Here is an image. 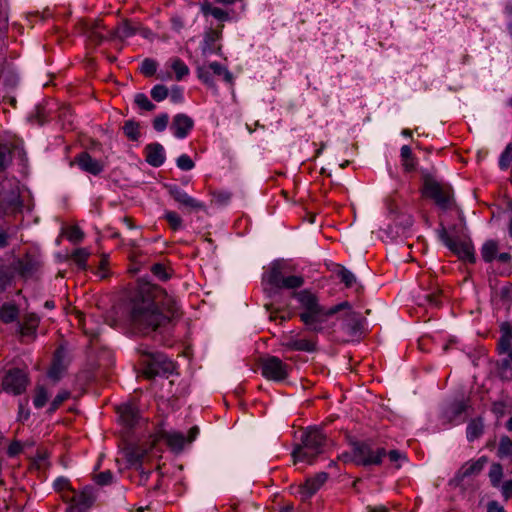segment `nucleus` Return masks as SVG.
I'll list each match as a JSON object with an SVG mask.
<instances>
[{
    "mask_svg": "<svg viewBox=\"0 0 512 512\" xmlns=\"http://www.w3.org/2000/svg\"><path fill=\"white\" fill-rule=\"evenodd\" d=\"M385 456L386 450L384 448H374L365 442L357 443L353 447V461L357 465H379Z\"/></svg>",
    "mask_w": 512,
    "mask_h": 512,
    "instance_id": "0eeeda50",
    "label": "nucleus"
},
{
    "mask_svg": "<svg viewBox=\"0 0 512 512\" xmlns=\"http://www.w3.org/2000/svg\"><path fill=\"white\" fill-rule=\"evenodd\" d=\"M337 275L340 278L341 282H343L347 288L352 287L356 282L355 275L343 266L340 267V269L337 272Z\"/></svg>",
    "mask_w": 512,
    "mask_h": 512,
    "instance_id": "37998d69",
    "label": "nucleus"
},
{
    "mask_svg": "<svg viewBox=\"0 0 512 512\" xmlns=\"http://www.w3.org/2000/svg\"><path fill=\"white\" fill-rule=\"evenodd\" d=\"M89 256L90 253L87 249L78 248L71 254V259L78 266V268L81 270H86Z\"/></svg>",
    "mask_w": 512,
    "mask_h": 512,
    "instance_id": "2f4dec72",
    "label": "nucleus"
},
{
    "mask_svg": "<svg viewBox=\"0 0 512 512\" xmlns=\"http://www.w3.org/2000/svg\"><path fill=\"white\" fill-rule=\"evenodd\" d=\"M168 122H169V116L167 113L159 114L153 120V128L157 132H162L166 129Z\"/></svg>",
    "mask_w": 512,
    "mask_h": 512,
    "instance_id": "864d4df0",
    "label": "nucleus"
},
{
    "mask_svg": "<svg viewBox=\"0 0 512 512\" xmlns=\"http://www.w3.org/2000/svg\"><path fill=\"white\" fill-rule=\"evenodd\" d=\"M326 446L327 436L323 431L317 427H309L301 435V443L292 451L293 461L313 464L317 457L324 453Z\"/></svg>",
    "mask_w": 512,
    "mask_h": 512,
    "instance_id": "7ed1b4c3",
    "label": "nucleus"
},
{
    "mask_svg": "<svg viewBox=\"0 0 512 512\" xmlns=\"http://www.w3.org/2000/svg\"><path fill=\"white\" fill-rule=\"evenodd\" d=\"M137 33V28L129 21H124L112 32V36L121 40L129 38Z\"/></svg>",
    "mask_w": 512,
    "mask_h": 512,
    "instance_id": "bb28decb",
    "label": "nucleus"
},
{
    "mask_svg": "<svg viewBox=\"0 0 512 512\" xmlns=\"http://www.w3.org/2000/svg\"><path fill=\"white\" fill-rule=\"evenodd\" d=\"M484 431V424L481 418L473 419L468 423L466 437L469 442L478 439Z\"/></svg>",
    "mask_w": 512,
    "mask_h": 512,
    "instance_id": "a878e982",
    "label": "nucleus"
},
{
    "mask_svg": "<svg viewBox=\"0 0 512 512\" xmlns=\"http://www.w3.org/2000/svg\"><path fill=\"white\" fill-rule=\"evenodd\" d=\"M141 354L143 374L146 378L169 377L175 371V365L162 353L149 351L147 348L138 349Z\"/></svg>",
    "mask_w": 512,
    "mask_h": 512,
    "instance_id": "39448f33",
    "label": "nucleus"
},
{
    "mask_svg": "<svg viewBox=\"0 0 512 512\" xmlns=\"http://www.w3.org/2000/svg\"><path fill=\"white\" fill-rule=\"evenodd\" d=\"M498 455L500 457L512 455V440L508 436H502L500 438L498 446Z\"/></svg>",
    "mask_w": 512,
    "mask_h": 512,
    "instance_id": "79ce46f5",
    "label": "nucleus"
},
{
    "mask_svg": "<svg viewBox=\"0 0 512 512\" xmlns=\"http://www.w3.org/2000/svg\"><path fill=\"white\" fill-rule=\"evenodd\" d=\"M168 445L173 449H182L185 443V438L181 433H171L167 437Z\"/></svg>",
    "mask_w": 512,
    "mask_h": 512,
    "instance_id": "de8ad7c7",
    "label": "nucleus"
},
{
    "mask_svg": "<svg viewBox=\"0 0 512 512\" xmlns=\"http://www.w3.org/2000/svg\"><path fill=\"white\" fill-rule=\"evenodd\" d=\"M262 375L272 381L281 382L288 378L291 366L276 356H268L260 363Z\"/></svg>",
    "mask_w": 512,
    "mask_h": 512,
    "instance_id": "1a4fd4ad",
    "label": "nucleus"
},
{
    "mask_svg": "<svg viewBox=\"0 0 512 512\" xmlns=\"http://www.w3.org/2000/svg\"><path fill=\"white\" fill-rule=\"evenodd\" d=\"M170 100L173 103H182L184 100L183 88L179 86H173L170 91Z\"/></svg>",
    "mask_w": 512,
    "mask_h": 512,
    "instance_id": "13d9d810",
    "label": "nucleus"
},
{
    "mask_svg": "<svg viewBox=\"0 0 512 512\" xmlns=\"http://www.w3.org/2000/svg\"><path fill=\"white\" fill-rule=\"evenodd\" d=\"M169 193L171 197L182 206H185V204L191 197L184 190L180 189L178 186L175 185L169 188Z\"/></svg>",
    "mask_w": 512,
    "mask_h": 512,
    "instance_id": "58836bf2",
    "label": "nucleus"
},
{
    "mask_svg": "<svg viewBox=\"0 0 512 512\" xmlns=\"http://www.w3.org/2000/svg\"><path fill=\"white\" fill-rule=\"evenodd\" d=\"M69 501L71 503L70 507L68 508L69 512H83L85 509L92 505L94 497L91 489L85 488L78 493L72 491V496Z\"/></svg>",
    "mask_w": 512,
    "mask_h": 512,
    "instance_id": "4468645a",
    "label": "nucleus"
},
{
    "mask_svg": "<svg viewBox=\"0 0 512 512\" xmlns=\"http://www.w3.org/2000/svg\"><path fill=\"white\" fill-rule=\"evenodd\" d=\"M169 65H170L171 69L173 70V72L175 73V77H176L177 81L182 80L190 72L189 67L180 58H177V57L171 58L169 60Z\"/></svg>",
    "mask_w": 512,
    "mask_h": 512,
    "instance_id": "cd10ccee",
    "label": "nucleus"
},
{
    "mask_svg": "<svg viewBox=\"0 0 512 512\" xmlns=\"http://www.w3.org/2000/svg\"><path fill=\"white\" fill-rule=\"evenodd\" d=\"M486 463L487 457L485 456H482L475 461H468L460 467L455 475V478L458 481H463L467 477L477 475L483 470Z\"/></svg>",
    "mask_w": 512,
    "mask_h": 512,
    "instance_id": "f3484780",
    "label": "nucleus"
},
{
    "mask_svg": "<svg viewBox=\"0 0 512 512\" xmlns=\"http://www.w3.org/2000/svg\"><path fill=\"white\" fill-rule=\"evenodd\" d=\"M400 157L405 171L411 172L415 170L417 160L413 155L411 148L408 145H404L401 147Z\"/></svg>",
    "mask_w": 512,
    "mask_h": 512,
    "instance_id": "393cba45",
    "label": "nucleus"
},
{
    "mask_svg": "<svg viewBox=\"0 0 512 512\" xmlns=\"http://www.w3.org/2000/svg\"><path fill=\"white\" fill-rule=\"evenodd\" d=\"M168 95L169 90L164 85L158 84L151 89V97L157 102L165 100L168 97Z\"/></svg>",
    "mask_w": 512,
    "mask_h": 512,
    "instance_id": "8fccbe9b",
    "label": "nucleus"
},
{
    "mask_svg": "<svg viewBox=\"0 0 512 512\" xmlns=\"http://www.w3.org/2000/svg\"><path fill=\"white\" fill-rule=\"evenodd\" d=\"M164 219L168 222L170 228L173 231H177L183 228L182 218L175 211H166L164 214Z\"/></svg>",
    "mask_w": 512,
    "mask_h": 512,
    "instance_id": "72a5a7b5",
    "label": "nucleus"
},
{
    "mask_svg": "<svg viewBox=\"0 0 512 512\" xmlns=\"http://www.w3.org/2000/svg\"><path fill=\"white\" fill-rule=\"evenodd\" d=\"M177 167L183 171H190L194 168L193 160L187 154H182L177 158Z\"/></svg>",
    "mask_w": 512,
    "mask_h": 512,
    "instance_id": "603ef678",
    "label": "nucleus"
},
{
    "mask_svg": "<svg viewBox=\"0 0 512 512\" xmlns=\"http://www.w3.org/2000/svg\"><path fill=\"white\" fill-rule=\"evenodd\" d=\"M499 167L502 170L512 168V143H509L500 155Z\"/></svg>",
    "mask_w": 512,
    "mask_h": 512,
    "instance_id": "e433bc0d",
    "label": "nucleus"
},
{
    "mask_svg": "<svg viewBox=\"0 0 512 512\" xmlns=\"http://www.w3.org/2000/svg\"><path fill=\"white\" fill-rule=\"evenodd\" d=\"M501 336L498 340L497 349L499 352H502L508 348H511V340H512V327L509 323L505 322L501 324L500 327Z\"/></svg>",
    "mask_w": 512,
    "mask_h": 512,
    "instance_id": "5701e85b",
    "label": "nucleus"
},
{
    "mask_svg": "<svg viewBox=\"0 0 512 512\" xmlns=\"http://www.w3.org/2000/svg\"><path fill=\"white\" fill-rule=\"evenodd\" d=\"M63 371H64V366L62 365L60 359L55 358L49 371H48V376L51 379L58 381L62 377Z\"/></svg>",
    "mask_w": 512,
    "mask_h": 512,
    "instance_id": "09e8293b",
    "label": "nucleus"
},
{
    "mask_svg": "<svg viewBox=\"0 0 512 512\" xmlns=\"http://www.w3.org/2000/svg\"><path fill=\"white\" fill-rule=\"evenodd\" d=\"M145 157L149 165L160 167L166 159L164 147L160 143H150L145 147Z\"/></svg>",
    "mask_w": 512,
    "mask_h": 512,
    "instance_id": "6ab92c4d",
    "label": "nucleus"
},
{
    "mask_svg": "<svg viewBox=\"0 0 512 512\" xmlns=\"http://www.w3.org/2000/svg\"><path fill=\"white\" fill-rule=\"evenodd\" d=\"M470 407L469 400H462L453 403L450 407L451 413L457 417L464 413Z\"/></svg>",
    "mask_w": 512,
    "mask_h": 512,
    "instance_id": "6e6d98bb",
    "label": "nucleus"
},
{
    "mask_svg": "<svg viewBox=\"0 0 512 512\" xmlns=\"http://www.w3.org/2000/svg\"><path fill=\"white\" fill-rule=\"evenodd\" d=\"M108 264V256L106 254L101 255L100 263L96 274L99 275L102 279L108 277Z\"/></svg>",
    "mask_w": 512,
    "mask_h": 512,
    "instance_id": "4d7b16f0",
    "label": "nucleus"
},
{
    "mask_svg": "<svg viewBox=\"0 0 512 512\" xmlns=\"http://www.w3.org/2000/svg\"><path fill=\"white\" fill-rule=\"evenodd\" d=\"M155 474L154 472L152 471H144V470H141L139 472V480H138V483L140 485H143V486H146L147 485V482L149 480V478Z\"/></svg>",
    "mask_w": 512,
    "mask_h": 512,
    "instance_id": "69168bd1",
    "label": "nucleus"
},
{
    "mask_svg": "<svg viewBox=\"0 0 512 512\" xmlns=\"http://www.w3.org/2000/svg\"><path fill=\"white\" fill-rule=\"evenodd\" d=\"M208 68L210 70H212L214 74L223 76V79H224L225 82H227V83H232L233 82V75H232V73L230 71H228L227 68L224 67L223 65H221L220 63H218V62H211L208 65Z\"/></svg>",
    "mask_w": 512,
    "mask_h": 512,
    "instance_id": "f704fd0d",
    "label": "nucleus"
},
{
    "mask_svg": "<svg viewBox=\"0 0 512 512\" xmlns=\"http://www.w3.org/2000/svg\"><path fill=\"white\" fill-rule=\"evenodd\" d=\"M498 244L494 240L486 241L481 248V256L485 262H492L496 259Z\"/></svg>",
    "mask_w": 512,
    "mask_h": 512,
    "instance_id": "c756f323",
    "label": "nucleus"
},
{
    "mask_svg": "<svg viewBox=\"0 0 512 512\" xmlns=\"http://www.w3.org/2000/svg\"><path fill=\"white\" fill-rule=\"evenodd\" d=\"M39 323V318L35 314H28L24 317L22 323H19V332L22 336H29L35 333Z\"/></svg>",
    "mask_w": 512,
    "mask_h": 512,
    "instance_id": "b1692460",
    "label": "nucleus"
},
{
    "mask_svg": "<svg viewBox=\"0 0 512 512\" xmlns=\"http://www.w3.org/2000/svg\"><path fill=\"white\" fill-rule=\"evenodd\" d=\"M386 455H388L389 460L392 463H397L401 460H405L406 458L405 455L398 450H390L388 453H386Z\"/></svg>",
    "mask_w": 512,
    "mask_h": 512,
    "instance_id": "e2e57ef3",
    "label": "nucleus"
},
{
    "mask_svg": "<svg viewBox=\"0 0 512 512\" xmlns=\"http://www.w3.org/2000/svg\"><path fill=\"white\" fill-rule=\"evenodd\" d=\"M152 274L161 281H166L170 278L171 273L167 267L161 263H155L151 266Z\"/></svg>",
    "mask_w": 512,
    "mask_h": 512,
    "instance_id": "a19ab883",
    "label": "nucleus"
},
{
    "mask_svg": "<svg viewBox=\"0 0 512 512\" xmlns=\"http://www.w3.org/2000/svg\"><path fill=\"white\" fill-rule=\"evenodd\" d=\"M74 163H76L82 171L95 176L99 175L104 170V165L102 162L92 158V156L87 152L79 153L75 157Z\"/></svg>",
    "mask_w": 512,
    "mask_h": 512,
    "instance_id": "dca6fc26",
    "label": "nucleus"
},
{
    "mask_svg": "<svg viewBox=\"0 0 512 512\" xmlns=\"http://www.w3.org/2000/svg\"><path fill=\"white\" fill-rule=\"evenodd\" d=\"M28 382L27 374L23 370L15 368L6 373L2 381V386L4 391L14 395H20L26 390Z\"/></svg>",
    "mask_w": 512,
    "mask_h": 512,
    "instance_id": "9b49d317",
    "label": "nucleus"
},
{
    "mask_svg": "<svg viewBox=\"0 0 512 512\" xmlns=\"http://www.w3.org/2000/svg\"><path fill=\"white\" fill-rule=\"evenodd\" d=\"M502 494L506 499L512 498V481H505L503 483Z\"/></svg>",
    "mask_w": 512,
    "mask_h": 512,
    "instance_id": "338daca9",
    "label": "nucleus"
},
{
    "mask_svg": "<svg viewBox=\"0 0 512 512\" xmlns=\"http://www.w3.org/2000/svg\"><path fill=\"white\" fill-rule=\"evenodd\" d=\"M293 298L298 302V316L300 321L315 333L323 331V323L331 316L350 308L348 301L341 302L330 308L320 304L318 296L309 289H303L293 293Z\"/></svg>",
    "mask_w": 512,
    "mask_h": 512,
    "instance_id": "f03ea898",
    "label": "nucleus"
},
{
    "mask_svg": "<svg viewBox=\"0 0 512 512\" xmlns=\"http://www.w3.org/2000/svg\"><path fill=\"white\" fill-rule=\"evenodd\" d=\"M144 456H145V452L144 451L133 450L129 454L128 461L131 464L141 463V461L144 458Z\"/></svg>",
    "mask_w": 512,
    "mask_h": 512,
    "instance_id": "680f3d73",
    "label": "nucleus"
},
{
    "mask_svg": "<svg viewBox=\"0 0 512 512\" xmlns=\"http://www.w3.org/2000/svg\"><path fill=\"white\" fill-rule=\"evenodd\" d=\"M423 192L426 197L431 198L441 209H448L452 205L451 188L432 178L425 179Z\"/></svg>",
    "mask_w": 512,
    "mask_h": 512,
    "instance_id": "9d476101",
    "label": "nucleus"
},
{
    "mask_svg": "<svg viewBox=\"0 0 512 512\" xmlns=\"http://www.w3.org/2000/svg\"><path fill=\"white\" fill-rule=\"evenodd\" d=\"M184 207L189 208L192 211H205L206 210V205L203 202H201L193 197L189 198V200L187 201V203L185 204Z\"/></svg>",
    "mask_w": 512,
    "mask_h": 512,
    "instance_id": "bf43d9fd",
    "label": "nucleus"
},
{
    "mask_svg": "<svg viewBox=\"0 0 512 512\" xmlns=\"http://www.w3.org/2000/svg\"><path fill=\"white\" fill-rule=\"evenodd\" d=\"M502 476V466L499 463H493L489 471V478L493 487H498L500 485Z\"/></svg>",
    "mask_w": 512,
    "mask_h": 512,
    "instance_id": "4c0bfd02",
    "label": "nucleus"
},
{
    "mask_svg": "<svg viewBox=\"0 0 512 512\" xmlns=\"http://www.w3.org/2000/svg\"><path fill=\"white\" fill-rule=\"evenodd\" d=\"M134 102L136 105L145 111H153L156 106L149 100L146 94L144 93H137L134 96Z\"/></svg>",
    "mask_w": 512,
    "mask_h": 512,
    "instance_id": "ea45409f",
    "label": "nucleus"
},
{
    "mask_svg": "<svg viewBox=\"0 0 512 512\" xmlns=\"http://www.w3.org/2000/svg\"><path fill=\"white\" fill-rule=\"evenodd\" d=\"M70 397V392L68 391H61L59 392L55 397L54 399L52 400L51 404H50V407H49V412L50 413H53L55 412L61 405L64 401H66L68 398Z\"/></svg>",
    "mask_w": 512,
    "mask_h": 512,
    "instance_id": "3c124183",
    "label": "nucleus"
},
{
    "mask_svg": "<svg viewBox=\"0 0 512 512\" xmlns=\"http://www.w3.org/2000/svg\"><path fill=\"white\" fill-rule=\"evenodd\" d=\"M201 13L207 17L212 16L220 22H225L230 19L229 13L222 8L212 5V3L206 1L200 5Z\"/></svg>",
    "mask_w": 512,
    "mask_h": 512,
    "instance_id": "412c9836",
    "label": "nucleus"
},
{
    "mask_svg": "<svg viewBox=\"0 0 512 512\" xmlns=\"http://www.w3.org/2000/svg\"><path fill=\"white\" fill-rule=\"evenodd\" d=\"M123 131L129 140L137 141L140 137L139 124L134 121L125 122Z\"/></svg>",
    "mask_w": 512,
    "mask_h": 512,
    "instance_id": "c9c22d12",
    "label": "nucleus"
},
{
    "mask_svg": "<svg viewBox=\"0 0 512 512\" xmlns=\"http://www.w3.org/2000/svg\"><path fill=\"white\" fill-rule=\"evenodd\" d=\"M346 314L344 318L343 328L349 332L350 335H354L361 328V322L359 319V315L353 312L350 308H345Z\"/></svg>",
    "mask_w": 512,
    "mask_h": 512,
    "instance_id": "4be33fe9",
    "label": "nucleus"
},
{
    "mask_svg": "<svg viewBox=\"0 0 512 512\" xmlns=\"http://www.w3.org/2000/svg\"><path fill=\"white\" fill-rule=\"evenodd\" d=\"M11 150L8 145L0 144V172L5 170L11 163Z\"/></svg>",
    "mask_w": 512,
    "mask_h": 512,
    "instance_id": "c03bdc74",
    "label": "nucleus"
},
{
    "mask_svg": "<svg viewBox=\"0 0 512 512\" xmlns=\"http://www.w3.org/2000/svg\"><path fill=\"white\" fill-rule=\"evenodd\" d=\"M292 266L285 260L274 261L265 272L263 280L278 289H297L304 285L302 275L292 274Z\"/></svg>",
    "mask_w": 512,
    "mask_h": 512,
    "instance_id": "20e7f679",
    "label": "nucleus"
},
{
    "mask_svg": "<svg viewBox=\"0 0 512 512\" xmlns=\"http://www.w3.org/2000/svg\"><path fill=\"white\" fill-rule=\"evenodd\" d=\"M21 200L18 194L13 193L9 199L6 201L4 198H1V208L4 213H14L21 208Z\"/></svg>",
    "mask_w": 512,
    "mask_h": 512,
    "instance_id": "7c9ffc66",
    "label": "nucleus"
},
{
    "mask_svg": "<svg viewBox=\"0 0 512 512\" xmlns=\"http://www.w3.org/2000/svg\"><path fill=\"white\" fill-rule=\"evenodd\" d=\"M39 260L32 254H25L22 258L18 259L15 264V270L22 277L32 276L39 268Z\"/></svg>",
    "mask_w": 512,
    "mask_h": 512,
    "instance_id": "a211bd4d",
    "label": "nucleus"
},
{
    "mask_svg": "<svg viewBox=\"0 0 512 512\" xmlns=\"http://www.w3.org/2000/svg\"><path fill=\"white\" fill-rule=\"evenodd\" d=\"M49 393L44 386H37L33 397V405L35 408L40 409L44 407L48 401Z\"/></svg>",
    "mask_w": 512,
    "mask_h": 512,
    "instance_id": "473e14b6",
    "label": "nucleus"
},
{
    "mask_svg": "<svg viewBox=\"0 0 512 512\" xmlns=\"http://www.w3.org/2000/svg\"><path fill=\"white\" fill-rule=\"evenodd\" d=\"M500 296L502 299L510 300L512 298V284L508 283L503 286L500 290Z\"/></svg>",
    "mask_w": 512,
    "mask_h": 512,
    "instance_id": "0e129e2a",
    "label": "nucleus"
},
{
    "mask_svg": "<svg viewBox=\"0 0 512 512\" xmlns=\"http://www.w3.org/2000/svg\"><path fill=\"white\" fill-rule=\"evenodd\" d=\"M175 296L152 283L141 284L133 298L130 321L133 329L143 335L155 331L179 317Z\"/></svg>",
    "mask_w": 512,
    "mask_h": 512,
    "instance_id": "f257e3e1",
    "label": "nucleus"
},
{
    "mask_svg": "<svg viewBox=\"0 0 512 512\" xmlns=\"http://www.w3.org/2000/svg\"><path fill=\"white\" fill-rule=\"evenodd\" d=\"M223 28L224 25L219 24L217 27L209 28L205 31L203 40L200 44V49L203 56L220 53L221 45L218 44V42L222 38Z\"/></svg>",
    "mask_w": 512,
    "mask_h": 512,
    "instance_id": "f8f14e48",
    "label": "nucleus"
},
{
    "mask_svg": "<svg viewBox=\"0 0 512 512\" xmlns=\"http://www.w3.org/2000/svg\"><path fill=\"white\" fill-rule=\"evenodd\" d=\"M439 238L460 260L468 263L475 262L474 246L470 239L452 237L444 227L439 231Z\"/></svg>",
    "mask_w": 512,
    "mask_h": 512,
    "instance_id": "423d86ee",
    "label": "nucleus"
},
{
    "mask_svg": "<svg viewBox=\"0 0 512 512\" xmlns=\"http://www.w3.org/2000/svg\"><path fill=\"white\" fill-rule=\"evenodd\" d=\"M328 474L321 472L314 477L308 478L304 484L299 486L298 493L302 500L311 498L327 481Z\"/></svg>",
    "mask_w": 512,
    "mask_h": 512,
    "instance_id": "ddd939ff",
    "label": "nucleus"
},
{
    "mask_svg": "<svg viewBox=\"0 0 512 512\" xmlns=\"http://www.w3.org/2000/svg\"><path fill=\"white\" fill-rule=\"evenodd\" d=\"M157 63L153 59L146 58L142 61L140 66V72L146 76L151 77L156 73Z\"/></svg>",
    "mask_w": 512,
    "mask_h": 512,
    "instance_id": "a18cd8bd",
    "label": "nucleus"
},
{
    "mask_svg": "<svg viewBox=\"0 0 512 512\" xmlns=\"http://www.w3.org/2000/svg\"><path fill=\"white\" fill-rule=\"evenodd\" d=\"M197 76L198 78L208 87H214L215 83L210 73V69L206 66H200L197 68Z\"/></svg>",
    "mask_w": 512,
    "mask_h": 512,
    "instance_id": "49530a36",
    "label": "nucleus"
},
{
    "mask_svg": "<svg viewBox=\"0 0 512 512\" xmlns=\"http://www.w3.org/2000/svg\"><path fill=\"white\" fill-rule=\"evenodd\" d=\"M94 481L101 486L108 485L113 480V473L110 470H105L94 475Z\"/></svg>",
    "mask_w": 512,
    "mask_h": 512,
    "instance_id": "5fc2aeb1",
    "label": "nucleus"
},
{
    "mask_svg": "<svg viewBox=\"0 0 512 512\" xmlns=\"http://www.w3.org/2000/svg\"><path fill=\"white\" fill-rule=\"evenodd\" d=\"M19 316V309L14 304H4L0 308V320L4 323H11Z\"/></svg>",
    "mask_w": 512,
    "mask_h": 512,
    "instance_id": "c85d7f7f",
    "label": "nucleus"
},
{
    "mask_svg": "<svg viewBox=\"0 0 512 512\" xmlns=\"http://www.w3.org/2000/svg\"><path fill=\"white\" fill-rule=\"evenodd\" d=\"M500 354L502 355H506V358H504L502 360V366H509L510 363L512 362V347L511 348H508L502 352H499Z\"/></svg>",
    "mask_w": 512,
    "mask_h": 512,
    "instance_id": "774afa93",
    "label": "nucleus"
},
{
    "mask_svg": "<svg viewBox=\"0 0 512 512\" xmlns=\"http://www.w3.org/2000/svg\"><path fill=\"white\" fill-rule=\"evenodd\" d=\"M194 127V121L191 117L184 113L176 114L173 117V121L171 124V130L173 134L178 139H184L188 136L190 131Z\"/></svg>",
    "mask_w": 512,
    "mask_h": 512,
    "instance_id": "2eb2a0df",
    "label": "nucleus"
},
{
    "mask_svg": "<svg viewBox=\"0 0 512 512\" xmlns=\"http://www.w3.org/2000/svg\"><path fill=\"white\" fill-rule=\"evenodd\" d=\"M67 237L70 241L79 242L83 239L84 234L79 227L73 226L69 229Z\"/></svg>",
    "mask_w": 512,
    "mask_h": 512,
    "instance_id": "052dcab7",
    "label": "nucleus"
},
{
    "mask_svg": "<svg viewBox=\"0 0 512 512\" xmlns=\"http://www.w3.org/2000/svg\"><path fill=\"white\" fill-rule=\"evenodd\" d=\"M117 411L119 419L125 427L132 428L136 425L139 419V411L134 404L129 403L120 405Z\"/></svg>",
    "mask_w": 512,
    "mask_h": 512,
    "instance_id": "aec40b11",
    "label": "nucleus"
},
{
    "mask_svg": "<svg viewBox=\"0 0 512 512\" xmlns=\"http://www.w3.org/2000/svg\"><path fill=\"white\" fill-rule=\"evenodd\" d=\"M316 336H304L302 332H288L281 338V346L289 351L313 353L317 350Z\"/></svg>",
    "mask_w": 512,
    "mask_h": 512,
    "instance_id": "6e6552de",
    "label": "nucleus"
}]
</instances>
